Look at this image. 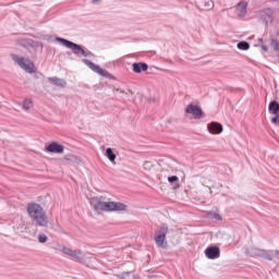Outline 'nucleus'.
<instances>
[{"label": "nucleus", "mask_w": 279, "mask_h": 279, "mask_svg": "<svg viewBox=\"0 0 279 279\" xmlns=\"http://www.w3.org/2000/svg\"><path fill=\"white\" fill-rule=\"evenodd\" d=\"M27 213L36 223L41 226L43 228L47 227V223H49V220L47 219V213H45V209H43V206L36 203H31L27 205Z\"/></svg>", "instance_id": "nucleus-1"}, {"label": "nucleus", "mask_w": 279, "mask_h": 279, "mask_svg": "<svg viewBox=\"0 0 279 279\" xmlns=\"http://www.w3.org/2000/svg\"><path fill=\"white\" fill-rule=\"evenodd\" d=\"M56 40L58 43H61V45H63V47H66L68 49H72L73 53L75 56H77L78 58H82V57L83 58H90V56H93V52L84 50V48H82L80 45H77L73 41L64 39L62 37H57Z\"/></svg>", "instance_id": "nucleus-2"}, {"label": "nucleus", "mask_w": 279, "mask_h": 279, "mask_svg": "<svg viewBox=\"0 0 279 279\" xmlns=\"http://www.w3.org/2000/svg\"><path fill=\"white\" fill-rule=\"evenodd\" d=\"M95 210H104L105 213H111L114 210H125L128 205L117 202H101L95 204Z\"/></svg>", "instance_id": "nucleus-3"}, {"label": "nucleus", "mask_w": 279, "mask_h": 279, "mask_svg": "<svg viewBox=\"0 0 279 279\" xmlns=\"http://www.w3.org/2000/svg\"><path fill=\"white\" fill-rule=\"evenodd\" d=\"M167 234H169V226L161 225L158 230L155 231V243L157 247H165V241H167Z\"/></svg>", "instance_id": "nucleus-4"}, {"label": "nucleus", "mask_w": 279, "mask_h": 279, "mask_svg": "<svg viewBox=\"0 0 279 279\" xmlns=\"http://www.w3.org/2000/svg\"><path fill=\"white\" fill-rule=\"evenodd\" d=\"M82 62H83V64L88 66V69H90V71H94V73L101 75V77H110V74L108 71L101 69L99 65L95 64L93 61H90L88 59H83Z\"/></svg>", "instance_id": "nucleus-5"}, {"label": "nucleus", "mask_w": 279, "mask_h": 279, "mask_svg": "<svg viewBox=\"0 0 279 279\" xmlns=\"http://www.w3.org/2000/svg\"><path fill=\"white\" fill-rule=\"evenodd\" d=\"M13 60L16 62V64H19V66H21V69L26 71V73H34V63H32V61L28 59L14 56Z\"/></svg>", "instance_id": "nucleus-6"}, {"label": "nucleus", "mask_w": 279, "mask_h": 279, "mask_svg": "<svg viewBox=\"0 0 279 279\" xmlns=\"http://www.w3.org/2000/svg\"><path fill=\"white\" fill-rule=\"evenodd\" d=\"M262 16L266 23H274L276 21V11L272 8L263 9Z\"/></svg>", "instance_id": "nucleus-7"}, {"label": "nucleus", "mask_w": 279, "mask_h": 279, "mask_svg": "<svg viewBox=\"0 0 279 279\" xmlns=\"http://www.w3.org/2000/svg\"><path fill=\"white\" fill-rule=\"evenodd\" d=\"M205 255L210 260H215V258H219V256H221V250H219V246H209L205 250Z\"/></svg>", "instance_id": "nucleus-8"}, {"label": "nucleus", "mask_w": 279, "mask_h": 279, "mask_svg": "<svg viewBox=\"0 0 279 279\" xmlns=\"http://www.w3.org/2000/svg\"><path fill=\"white\" fill-rule=\"evenodd\" d=\"M46 151L49 154H64V146L52 142L46 147Z\"/></svg>", "instance_id": "nucleus-9"}, {"label": "nucleus", "mask_w": 279, "mask_h": 279, "mask_svg": "<svg viewBox=\"0 0 279 279\" xmlns=\"http://www.w3.org/2000/svg\"><path fill=\"white\" fill-rule=\"evenodd\" d=\"M207 130L210 134H221L223 132V125L218 122H211L207 125Z\"/></svg>", "instance_id": "nucleus-10"}, {"label": "nucleus", "mask_w": 279, "mask_h": 279, "mask_svg": "<svg viewBox=\"0 0 279 279\" xmlns=\"http://www.w3.org/2000/svg\"><path fill=\"white\" fill-rule=\"evenodd\" d=\"M72 258H74V260L76 263H81V264H86V255H84V253H82V251L80 250H74L72 251V255H70Z\"/></svg>", "instance_id": "nucleus-11"}, {"label": "nucleus", "mask_w": 279, "mask_h": 279, "mask_svg": "<svg viewBox=\"0 0 279 279\" xmlns=\"http://www.w3.org/2000/svg\"><path fill=\"white\" fill-rule=\"evenodd\" d=\"M186 112L187 114H193L194 119H202V110L195 105H189Z\"/></svg>", "instance_id": "nucleus-12"}, {"label": "nucleus", "mask_w": 279, "mask_h": 279, "mask_svg": "<svg viewBox=\"0 0 279 279\" xmlns=\"http://www.w3.org/2000/svg\"><path fill=\"white\" fill-rule=\"evenodd\" d=\"M236 14L240 19H243L247 14V1H241L236 7Z\"/></svg>", "instance_id": "nucleus-13"}, {"label": "nucleus", "mask_w": 279, "mask_h": 279, "mask_svg": "<svg viewBox=\"0 0 279 279\" xmlns=\"http://www.w3.org/2000/svg\"><path fill=\"white\" fill-rule=\"evenodd\" d=\"M48 82H51L54 84V86H58L59 88H66V82L64 78H60L58 76L48 77Z\"/></svg>", "instance_id": "nucleus-14"}, {"label": "nucleus", "mask_w": 279, "mask_h": 279, "mask_svg": "<svg viewBox=\"0 0 279 279\" xmlns=\"http://www.w3.org/2000/svg\"><path fill=\"white\" fill-rule=\"evenodd\" d=\"M132 66H133L134 73H143V71H147V69H149V65L143 62L133 63Z\"/></svg>", "instance_id": "nucleus-15"}, {"label": "nucleus", "mask_w": 279, "mask_h": 279, "mask_svg": "<svg viewBox=\"0 0 279 279\" xmlns=\"http://www.w3.org/2000/svg\"><path fill=\"white\" fill-rule=\"evenodd\" d=\"M268 110L270 114H279V104L276 100L269 102Z\"/></svg>", "instance_id": "nucleus-16"}, {"label": "nucleus", "mask_w": 279, "mask_h": 279, "mask_svg": "<svg viewBox=\"0 0 279 279\" xmlns=\"http://www.w3.org/2000/svg\"><path fill=\"white\" fill-rule=\"evenodd\" d=\"M199 5L202 7V10H213V8H215V2H213V0H201Z\"/></svg>", "instance_id": "nucleus-17"}, {"label": "nucleus", "mask_w": 279, "mask_h": 279, "mask_svg": "<svg viewBox=\"0 0 279 279\" xmlns=\"http://www.w3.org/2000/svg\"><path fill=\"white\" fill-rule=\"evenodd\" d=\"M274 254L275 255H278L279 254V251L276 250V251H267V250H264V253L262 255V258H265V260H274Z\"/></svg>", "instance_id": "nucleus-18"}, {"label": "nucleus", "mask_w": 279, "mask_h": 279, "mask_svg": "<svg viewBox=\"0 0 279 279\" xmlns=\"http://www.w3.org/2000/svg\"><path fill=\"white\" fill-rule=\"evenodd\" d=\"M106 156L110 162H114V160H117V155L112 151V148L106 149Z\"/></svg>", "instance_id": "nucleus-19"}, {"label": "nucleus", "mask_w": 279, "mask_h": 279, "mask_svg": "<svg viewBox=\"0 0 279 279\" xmlns=\"http://www.w3.org/2000/svg\"><path fill=\"white\" fill-rule=\"evenodd\" d=\"M264 252H265V250H263V248H256V247L251 248L252 256H257L259 258H263Z\"/></svg>", "instance_id": "nucleus-20"}, {"label": "nucleus", "mask_w": 279, "mask_h": 279, "mask_svg": "<svg viewBox=\"0 0 279 279\" xmlns=\"http://www.w3.org/2000/svg\"><path fill=\"white\" fill-rule=\"evenodd\" d=\"M238 49H240L241 51H247V49H250V43L247 41L238 43Z\"/></svg>", "instance_id": "nucleus-21"}, {"label": "nucleus", "mask_w": 279, "mask_h": 279, "mask_svg": "<svg viewBox=\"0 0 279 279\" xmlns=\"http://www.w3.org/2000/svg\"><path fill=\"white\" fill-rule=\"evenodd\" d=\"M73 248H70V247H66V246H63L62 248H61V252L63 253V254H66V256H71L72 254H73Z\"/></svg>", "instance_id": "nucleus-22"}, {"label": "nucleus", "mask_w": 279, "mask_h": 279, "mask_svg": "<svg viewBox=\"0 0 279 279\" xmlns=\"http://www.w3.org/2000/svg\"><path fill=\"white\" fill-rule=\"evenodd\" d=\"M29 108H32V100L25 99L24 102H23V109L24 110H29Z\"/></svg>", "instance_id": "nucleus-23"}, {"label": "nucleus", "mask_w": 279, "mask_h": 279, "mask_svg": "<svg viewBox=\"0 0 279 279\" xmlns=\"http://www.w3.org/2000/svg\"><path fill=\"white\" fill-rule=\"evenodd\" d=\"M271 47H274L275 51H279V41L278 39H271Z\"/></svg>", "instance_id": "nucleus-24"}, {"label": "nucleus", "mask_w": 279, "mask_h": 279, "mask_svg": "<svg viewBox=\"0 0 279 279\" xmlns=\"http://www.w3.org/2000/svg\"><path fill=\"white\" fill-rule=\"evenodd\" d=\"M38 241L40 243H47V241H49V238L46 234H39L38 235Z\"/></svg>", "instance_id": "nucleus-25"}, {"label": "nucleus", "mask_w": 279, "mask_h": 279, "mask_svg": "<svg viewBox=\"0 0 279 279\" xmlns=\"http://www.w3.org/2000/svg\"><path fill=\"white\" fill-rule=\"evenodd\" d=\"M209 217H211V219H217V221H221V215L217 213H210Z\"/></svg>", "instance_id": "nucleus-26"}, {"label": "nucleus", "mask_w": 279, "mask_h": 279, "mask_svg": "<svg viewBox=\"0 0 279 279\" xmlns=\"http://www.w3.org/2000/svg\"><path fill=\"white\" fill-rule=\"evenodd\" d=\"M271 123H274V125H279V113L271 118Z\"/></svg>", "instance_id": "nucleus-27"}, {"label": "nucleus", "mask_w": 279, "mask_h": 279, "mask_svg": "<svg viewBox=\"0 0 279 279\" xmlns=\"http://www.w3.org/2000/svg\"><path fill=\"white\" fill-rule=\"evenodd\" d=\"M178 175H172L168 178V182H170V184H173L174 182H178Z\"/></svg>", "instance_id": "nucleus-28"}, {"label": "nucleus", "mask_w": 279, "mask_h": 279, "mask_svg": "<svg viewBox=\"0 0 279 279\" xmlns=\"http://www.w3.org/2000/svg\"><path fill=\"white\" fill-rule=\"evenodd\" d=\"M263 51H269V48L263 44V39L259 40Z\"/></svg>", "instance_id": "nucleus-29"}, {"label": "nucleus", "mask_w": 279, "mask_h": 279, "mask_svg": "<svg viewBox=\"0 0 279 279\" xmlns=\"http://www.w3.org/2000/svg\"><path fill=\"white\" fill-rule=\"evenodd\" d=\"M101 0H92V3H99Z\"/></svg>", "instance_id": "nucleus-30"}, {"label": "nucleus", "mask_w": 279, "mask_h": 279, "mask_svg": "<svg viewBox=\"0 0 279 279\" xmlns=\"http://www.w3.org/2000/svg\"><path fill=\"white\" fill-rule=\"evenodd\" d=\"M275 1H278V2H279V0H275Z\"/></svg>", "instance_id": "nucleus-31"}]
</instances>
